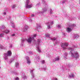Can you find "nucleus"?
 I'll return each mask as SVG.
<instances>
[{"label":"nucleus","instance_id":"1","mask_svg":"<svg viewBox=\"0 0 80 80\" xmlns=\"http://www.w3.org/2000/svg\"><path fill=\"white\" fill-rule=\"evenodd\" d=\"M36 37H37V34H34L33 36H32L31 37H30L27 39H22L21 46H23V44H24V42L26 41L28 43L30 44L32 43V42L34 41L35 42V45L36 47L37 51L38 52H41V48L40 47V45H41V44H40L41 43V40L40 39H38L36 42L35 40L34 39V38H35Z\"/></svg>","mask_w":80,"mask_h":80},{"label":"nucleus","instance_id":"2","mask_svg":"<svg viewBox=\"0 0 80 80\" xmlns=\"http://www.w3.org/2000/svg\"><path fill=\"white\" fill-rule=\"evenodd\" d=\"M42 3L44 4V7H45L42 9V11L38 10L37 12V14H40L41 15L43 16L44 12H45L47 11L48 8V4H47V3L45 1V0H42Z\"/></svg>","mask_w":80,"mask_h":80},{"label":"nucleus","instance_id":"3","mask_svg":"<svg viewBox=\"0 0 80 80\" xmlns=\"http://www.w3.org/2000/svg\"><path fill=\"white\" fill-rule=\"evenodd\" d=\"M68 50H70L69 54H71L72 57L74 58L77 59L79 58V54L78 53L77 51H74L73 52L74 49L73 48L70 47H69L68 48Z\"/></svg>","mask_w":80,"mask_h":80},{"label":"nucleus","instance_id":"4","mask_svg":"<svg viewBox=\"0 0 80 80\" xmlns=\"http://www.w3.org/2000/svg\"><path fill=\"white\" fill-rule=\"evenodd\" d=\"M4 60H5V62H8V57H11L12 56V52L11 51H8L7 52V53H4Z\"/></svg>","mask_w":80,"mask_h":80},{"label":"nucleus","instance_id":"5","mask_svg":"<svg viewBox=\"0 0 80 80\" xmlns=\"http://www.w3.org/2000/svg\"><path fill=\"white\" fill-rule=\"evenodd\" d=\"M76 26V25L74 24H70L69 25V28H68L66 29V31L68 33H70L71 32H72V30L73 29L74 27Z\"/></svg>","mask_w":80,"mask_h":80},{"label":"nucleus","instance_id":"6","mask_svg":"<svg viewBox=\"0 0 80 80\" xmlns=\"http://www.w3.org/2000/svg\"><path fill=\"white\" fill-rule=\"evenodd\" d=\"M30 4V0H26V2L25 3V7L26 8H32L33 6V5L32 4Z\"/></svg>","mask_w":80,"mask_h":80},{"label":"nucleus","instance_id":"7","mask_svg":"<svg viewBox=\"0 0 80 80\" xmlns=\"http://www.w3.org/2000/svg\"><path fill=\"white\" fill-rule=\"evenodd\" d=\"M3 33H1L0 34V37L2 38L4 37V33H6V34H8L9 32H10V31L8 29H6L5 31H3Z\"/></svg>","mask_w":80,"mask_h":80},{"label":"nucleus","instance_id":"8","mask_svg":"<svg viewBox=\"0 0 80 80\" xmlns=\"http://www.w3.org/2000/svg\"><path fill=\"white\" fill-rule=\"evenodd\" d=\"M68 44L67 42H65L64 43H62L61 44V47L63 48V49L64 50H66V49H67V48L66 47H68Z\"/></svg>","mask_w":80,"mask_h":80},{"label":"nucleus","instance_id":"9","mask_svg":"<svg viewBox=\"0 0 80 80\" xmlns=\"http://www.w3.org/2000/svg\"><path fill=\"white\" fill-rule=\"evenodd\" d=\"M53 24V21L50 20L47 23V25L48 26L47 28L48 29H50V26Z\"/></svg>","mask_w":80,"mask_h":80},{"label":"nucleus","instance_id":"10","mask_svg":"<svg viewBox=\"0 0 80 80\" xmlns=\"http://www.w3.org/2000/svg\"><path fill=\"white\" fill-rule=\"evenodd\" d=\"M45 37H47V38H49V40H51L54 41L55 40H57V38H52L50 37V34H45Z\"/></svg>","mask_w":80,"mask_h":80},{"label":"nucleus","instance_id":"11","mask_svg":"<svg viewBox=\"0 0 80 80\" xmlns=\"http://www.w3.org/2000/svg\"><path fill=\"white\" fill-rule=\"evenodd\" d=\"M33 69H32L30 70V73L31 74V75L32 76V79H33V78H35V75H34V74H33Z\"/></svg>","mask_w":80,"mask_h":80},{"label":"nucleus","instance_id":"12","mask_svg":"<svg viewBox=\"0 0 80 80\" xmlns=\"http://www.w3.org/2000/svg\"><path fill=\"white\" fill-rule=\"evenodd\" d=\"M25 58L27 60V63H28V64H30V60L29 57H25Z\"/></svg>","mask_w":80,"mask_h":80},{"label":"nucleus","instance_id":"13","mask_svg":"<svg viewBox=\"0 0 80 80\" xmlns=\"http://www.w3.org/2000/svg\"><path fill=\"white\" fill-rule=\"evenodd\" d=\"M22 79H23V80H25V79H27V76H26V75H25V74L24 73H22Z\"/></svg>","mask_w":80,"mask_h":80},{"label":"nucleus","instance_id":"14","mask_svg":"<svg viewBox=\"0 0 80 80\" xmlns=\"http://www.w3.org/2000/svg\"><path fill=\"white\" fill-rule=\"evenodd\" d=\"M4 12L2 13V14L3 15H6L8 12V10H7V9H4Z\"/></svg>","mask_w":80,"mask_h":80},{"label":"nucleus","instance_id":"15","mask_svg":"<svg viewBox=\"0 0 80 80\" xmlns=\"http://www.w3.org/2000/svg\"><path fill=\"white\" fill-rule=\"evenodd\" d=\"M75 75L73 74V73H72L69 75V78H74L75 77Z\"/></svg>","mask_w":80,"mask_h":80},{"label":"nucleus","instance_id":"16","mask_svg":"<svg viewBox=\"0 0 80 80\" xmlns=\"http://www.w3.org/2000/svg\"><path fill=\"white\" fill-rule=\"evenodd\" d=\"M72 67V66H71V64H69L68 65V66H67L66 68V70H70V68Z\"/></svg>","mask_w":80,"mask_h":80},{"label":"nucleus","instance_id":"17","mask_svg":"<svg viewBox=\"0 0 80 80\" xmlns=\"http://www.w3.org/2000/svg\"><path fill=\"white\" fill-rule=\"evenodd\" d=\"M60 57L59 56H58L54 58V61H59V60H60Z\"/></svg>","mask_w":80,"mask_h":80},{"label":"nucleus","instance_id":"18","mask_svg":"<svg viewBox=\"0 0 80 80\" xmlns=\"http://www.w3.org/2000/svg\"><path fill=\"white\" fill-rule=\"evenodd\" d=\"M15 67L17 68H19V63L18 62H16L15 64Z\"/></svg>","mask_w":80,"mask_h":80},{"label":"nucleus","instance_id":"19","mask_svg":"<svg viewBox=\"0 0 80 80\" xmlns=\"http://www.w3.org/2000/svg\"><path fill=\"white\" fill-rule=\"evenodd\" d=\"M10 23H11V25L12 28H15V24L13 21H10Z\"/></svg>","mask_w":80,"mask_h":80},{"label":"nucleus","instance_id":"20","mask_svg":"<svg viewBox=\"0 0 80 80\" xmlns=\"http://www.w3.org/2000/svg\"><path fill=\"white\" fill-rule=\"evenodd\" d=\"M35 58L36 60H37L38 62L39 61V60H40V57L38 55H37L35 57Z\"/></svg>","mask_w":80,"mask_h":80},{"label":"nucleus","instance_id":"21","mask_svg":"<svg viewBox=\"0 0 80 80\" xmlns=\"http://www.w3.org/2000/svg\"><path fill=\"white\" fill-rule=\"evenodd\" d=\"M27 30V28L26 27H24L22 29V32H25V31H26Z\"/></svg>","mask_w":80,"mask_h":80},{"label":"nucleus","instance_id":"22","mask_svg":"<svg viewBox=\"0 0 80 80\" xmlns=\"http://www.w3.org/2000/svg\"><path fill=\"white\" fill-rule=\"evenodd\" d=\"M56 27L57 28H61V25L58 24L56 25Z\"/></svg>","mask_w":80,"mask_h":80},{"label":"nucleus","instance_id":"23","mask_svg":"<svg viewBox=\"0 0 80 80\" xmlns=\"http://www.w3.org/2000/svg\"><path fill=\"white\" fill-rule=\"evenodd\" d=\"M78 37H79V36H78V34H74V38H78Z\"/></svg>","mask_w":80,"mask_h":80},{"label":"nucleus","instance_id":"24","mask_svg":"<svg viewBox=\"0 0 80 80\" xmlns=\"http://www.w3.org/2000/svg\"><path fill=\"white\" fill-rule=\"evenodd\" d=\"M64 58L67 59V57L68 54L66 52H65V53H64Z\"/></svg>","mask_w":80,"mask_h":80},{"label":"nucleus","instance_id":"25","mask_svg":"<svg viewBox=\"0 0 80 80\" xmlns=\"http://www.w3.org/2000/svg\"><path fill=\"white\" fill-rule=\"evenodd\" d=\"M0 49H5V48L2 45L0 44Z\"/></svg>","mask_w":80,"mask_h":80},{"label":"nucleus","instance_id":"26","mask_svg":"<svg viewBox=\"0 0 80 80\" xmlns=\"http://www.w3.org/2000/svg\"><path fill=\"white\" fill-rule=\"evenodd\" d=\"M37 28H36V30H37L38 29H40V28H41V27L40 25H37Z\"/></svg>","mask_w":80,"mask_h":80},{"label":"nucleus","instance_id":"27","mask_svg":"<svg viewBox=\"0 0 80 80\" xmlns=\"http://www.w3.org/2000/svg\"><path fill=\"white\" fill-rule=\"evenodd\" d=\"M66 2H67V0H64L62 1V4H63L64 3Z\"/></svg>","mask_w":80,"mask_h":80},{"label":"nucleus","instance_id":"28","mask_svg":"<svg viewBox=\"0 0 80 80\" xmlns=\"http://www.w3.org/2000/svg\"><path fill=\"white\" fill-rule=\"evenodd\" d=\"M14 59H12V60H10L9 62V63H12V61H14Z\"/></svg>","mask_w":80,"mask_h":80},{"label":"nucleus","instance_id":"29","mask_svg":"<svg viewBox=\"0 0 80 80\" xmlns=\"http://www.w3.org/2000/svg\"><path fill=\"white\" fill-rule=\"evenodd\" d=\"M78 46L77 45H76V46L75 45H73V48H77Z\"/></svg>","mask_w":80,"mask_h":80},{"label":"nucleus","instance_id":"30","mask_svg":"<svg viewBox=\"0 0 80 80\" xmlns=\"http://www.w3.org/2000/svg\"><path fill=\"white\" fill-rule=\"evenodd\" d=\"M42 64H44L45 63V60H43L42 61Z\"/></svg>","mask_w":80,"mask_h":80},{"label":"nucleus","instance_id":"31","mask_svg":"<svg viewBox=\"0 0 80 80\" xmlns=\"http://www.w3.org/2000/svg\"><path fill=\"white\" fill-rule=\"evenodd\" d=\"M16 7V5H14L12 6V8H15Z\"/></svg>","mask_w":80,"mask_h":80},{"label":"nucleus","instance_id":"32","mask_svg":"<svg viewBox=\"0 0 80 80\" xmlns=\"http://www.w3.org/2000/svg\"><path fill=\"white\" fill-rule=\"evenodd\" d=\"M40 5V2H39L38 3L36 4V7H38V6H39Z\"/></svg>","mask_w":80,"mask_h":80},{"label":"nucleus","instance_id":"33","mask_svg":"<svg viewBox=\"0 0 80 80\" xmlns=\"http://www.w3.org/2000/svg\"><path fill=\"white\" fill-rule=\"evenodd\" d=\"M58 43H59V42H58V41H56L55 43V45L56 44H58Z\"/></svg>","mask_w":80,"mask_h":80},{"label":"nucleus","instance_id":"34","mask_svg":"<svg viewBox=\"0 0 80 80\" xmlns=\"http://www.w3.org/2000/svg\"><path fill=\"white\" fill-rule=\"evenodd\" d=\"M4 19V18L2 17L1 16H0V20H3Z\"/></svg>","mask_w":80,"mask_h":80},{"label":"nucleus","instance_id":"35","mask_svg":"<svg viewBox=\"0 0 80 80\" xmlns=\"http://www.w3.org/2000/svg\"><path fill=\"white\" fill-rule=\"evenodd\" d=\"M9 48H12V44H9Z\"/></svg>","mask_w":80,"mask_h":80},{"label":"nucleus","instance_id":"36","mask_svg":"<svg viewBox=\"0 0 80 80\" xmlns=\"http://www.w3.org/2000/svg\"><path fill=\"white\" fill-rule=\"evenodd\" d=\"M43 69L44 70H47V67H45V68H43Z\"/></svg>","mask_w":80,"mask_h":80},{"label":"nucleus","instance_id":"37","mask_svg":"<svg viewBox=\"0 0 80 80\" xmlns=\"http://www.w3.org/2000/svg\"><path fill=\"white\" fill-rule=\"evenodd\" d=\"M50 12L51 14H52V9H50Z\"/></svg>","mask_w":80,"mask_h":80},{"label":"nucleus","instance_id":"38","mask_svg":"<svg viewBox=\"0 0 80 80\" xmlns=\"http://www.w3.org/2000/svg\"><path fill=\"white\" fill-rule=\"evenodd\" d=\"M52 80H58V79H57V78H54Z\"/></svg>","mask_w":80,"mask_h":80},{"label":"nucleus","instance_id":"39","mask_svg":"<svg viewBox=\"0 0 80 80\" xmlns=\"http://www.w3.org/2000/svg\"><path fill=\"white\" fill-rule=\"evenodd\" d=\"M15 80H19V78H18V77H17L15 78Z\"/></svg>","mask_w":80,"mask_h":80},{"label":"nucleus","instance_id":"40","mask_svg":"<svg viewBox=\"0 0 80 80\" xmlns=\"http://www.w3.org/2000/svg\"><path fill=\"white\" fill-rule=\"evenodd\" d=\"M32 52H29V54H30V55H32Z\"/></svg>","mask_w":80,"mask_h":80},{"label":"nucleus","instance_id":"41","mask_svg":"<svg viewBox=\"0 0 80 80\" xmlns=\"http://www.w3.org/2000/svg\"><path fill=\"white\" fill-rule=\"evenodd\" d=\"M32 17H35V15L34 14H32L31 15Z\"/></svg>","mask_w":80,"mask_h":80},{"label":"nucleus","instance_id":"42","mask_svg":"<svg viewBox=\"0 0 80 80\" xmlns=\"http://www.w3.org/2000/svg\"><path fill=\"white\" fill-rule=\"evenodd\" d=\"M78 18L79 20H80V15H79V16L78 17Z\"/></svg>","mask_w":80,"mask_h":80},{"label":"nucleus","instance_id":"43","mask_svg":"<svg viewBox=\"0 0 80 80\" xmlns=\"http://www.w3.org/2000/svg\"><path fill=\"white\" fill-rule=\"evenodd\" d=\"M11 36H12V37H14V36H15V34H13L12 35H11Z\"/></svg>","mask_w":80,"mask_h":80},{"label":"nucleus","instance_id":"44","mask_svg":"<svg viewBox=\"0 0 80 80\" xmlns=\"http://www.w3.org/2000/svg\"><path fill=\"white\" fill-rule=\"evenodd\" d=\"M17 57H18V56H16V57H14L16 59L17 58Z\"/></svg>","mask_w":80,"mask_h":80},{"label":"nucleus","instance_id":"45","mask_svg":"<svg viewBox=\"0 0 80 80\" xmlns=\"http://www.w3.org/2000/svg\"><path fill=\"white\" fill-rule=\"evenodd\" d=\"M11 19V17H9V18L8 19V20H10Z\"/></svg>","mask_w":80,"mask_h":80},{"label":"nucleus","instance_id":"46","mask_svg":"<svg viewBox=\"0 0 80 80\" xmlns=\"http://www.w3.org/2000/svg\"><path fill=\"white\" fill-rule=\"evenodd\" d=\"M38 70H42V68H39Z\"/></svg>","mask_w":80,"mask_h":80},{"label":"nucleus","instance_id":"47","mask_svg":"<svg viewBox=\"0 0 80 80\" xmlns=\"http://www.w3.org/2000/svg\"><path fill=\"white\" fill-rule=\"evenodd\" d=\"M9 38L8 37H7V40H9Z\"/></svg>","mask_w":80,"mask_h":80},{"label":"nucleus","instance_id":"48","mask_svg":"<svg viewBox=\"0 0 80 80\" xmlns=\"http://www.w3.org/2000/svg\"><path fill=\"white\" fill-rule=\"evenodd\" d=\"M75 18H72V20H75Z\"/></svg>","mask_w":80,"mask_h":80},{"label":"nucleus","instance_id":"49","mask_svg":"<svg viewBox=\"0 0 80 80\" xmlns=\"http://www.w3.org/2000/svg\"><path fill=\"white\" fill-rule=\"evenodd\" d=\"M32 19H30L29 20V22H32Z\"/></svg>","mask_w":80,"mask_h":80},{"label":"nucleus","instance_id":"50","mask_svg":"<svg viewBox=\"0 0 80 80\" xmlns=\"http://www.w3.org/2000/svg\"><path fill=\"white\" fill-rule=\"evenodd\" d=\"M63 35H64V36H65V33H63Z\"/></svg>","mask_w":80,"mask_h":80},{"label":"nucleus","instance_id":"51","mask_svg":"<svg viewBox=\"0 0 80 80\" xmlns=\"http://www.w3.org/2000/svg\"><path fill=\"white\" fill-rule=\"evenodd\" d=\"M79 4H80V0H79Z\"/></svg>","mask_w":80,"mask_h":80},{"label":"nucleus","instance_id":"52","mask_svg":"<svg viewBox=\"0 0 80 80\" xmlns=\"http://www.w3.org/2000/svg\"><path fill=\"white\" fill-rule=\"evenodd\" d=\"M15 75H18V73H15Z\"/></svg>","mask_w":80,"mask_h":80},{"label":"nucleus","instance_id":"53","mask_svg":"<svg viewBox=\"0 0 80 80\" xmlns=\"http://www.w3.org/2000/svg\"><path fill=\"white\" fill-rule=\"evenodd\" d=\"M50 57V55H48V57Z\"/></svg>","mask_w":80,"mask_h":80},{"label":"nucleus","instance_id":"54","mask_svg":"<svg viewBox=\"0 0 80 80\" xmlns=\"http://www.w3.org/2000/svg\"><path fill=\"white\" fill-rule=\"evenodd\" d=\"M0 3H1V2H0Z\"/></svg>","mask_w":80,"mask_h":80}]
</instances>
